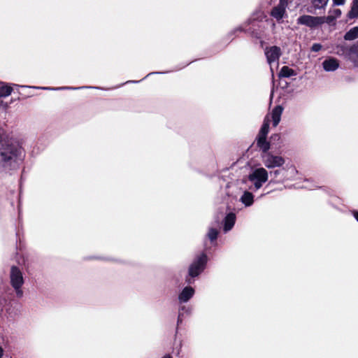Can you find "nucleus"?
Listing matches in <instances>:
<instances>
[{"mask_svg": "<svg viewBox=\"0 0 358 358\" xmlns=\"http://www.w3.org/2000/svg\"><path fill=\"white\" fill-rule=\"evenodd\" d=\"M182 311L186 312L187 313H191V308L189 307H186L185 306H182L180 307L178 312L182 313Z\"/></svg>", "mask_w": 358, "mask_h": 358, "instance_id": "c85d7f7f", "label": "nucleus"}, {"mask_svg": "<svg viewBox=\"0 0 358 358\" xmlns=\"http://www.w3.org/2000/svg\"><path fill=\"white\" fill-rule=\"evenodd\" d=\"M358 57V41L351 45L348 49V57L350 60L353 61L352 56Z\"/></svg>", "mask_w": 358, "mask_h": 358, "instance_id": "5701e85b", "label": "nucleus"}, {"mask_svg": "<svg viewBox=\"0 0 358 358\" xmlns=\"http://www.w3.org/2000/svg\"><path fill=\"white\" fill-rule=\"evenodd\" d=\"M347 17L350 20L358 17V0H352L351 8Z\"/></svg>", "mask_w": 358, "mask_h": 358, "instance_id": "f3484780", "label": "nucleus"}, {"mask_svg": "<svg viewBox=\"0 0 358 358\" xmlns=\"http://www.w3.org/2000/svg\"><path fill=\"white\" fill-rule=\"evenodd\" d=\"M162 358H173L170 354H166L164 355Z\"/></svg>", "mask_w": 358, "mask_h": 358, "instance_id": "c9c22d12", "label": "nucleus"}, {"mask_svg": "<svg viewBox=\"0 0 358 358\" xmlns=\"http://www.w3.org/2000/svg\"><path fill=\"white\" fill-rule=\"evenodd\" d=\"M295 75V71L287 66H282L278 73L280 78H289Z\"/></svg>", "mask_w": 358, "mask_h": 358, "instance_id": "a211bd4d", "label": "nucleus"}, {"mask_svg": "<svg viewBox=\"0 0 358 358\" xmlns=\"http://www.w3.org/2000/svg\"><path fill=\"white\" fill-rule=\"evenodd\" d=\"M10 284L15 292L16 296L21 298L23 296L22 286L24 284V278L22 271L17 266H12L10 273Z\"/></svg>", "mask_w": 358, "mask_h": 358, "instance_id": "423d86ee", "label": "nucleus"}, {"mask_svg": "<svg viewBox=\"0 0 358 358\" xmlns=\"http://www.w3.org/2000/svg\"><path fill=\"white\" fill-rule=\"evenodd\" d=\"M20 149L7 136L0 145V166L6 169L15 167Z\"/></svg>", "mask_w": 358, "mask_h": 358, "instance_id": "f257e3e1", "label": "nucleus"}, {"mask_svg": "<svg viewBox=\"0 0 358 358\" xmlns=\"http://www.w3.org/2000/svg\"><path fill=\"white\" fill-rule=\"evenodd\" d=\"M334 5L335 6H342L345 3V0H332Z\"/></svg>", "mask_w": 358, "mask_h": 358, "instance_id": "2f4dec72", "label": "nucleus"}, {"mask_svg": "<svg viewBox=\"0 0 358 358\" xmlns=\"http://www.w3.org/2000/svg\"><path fill=\"white\" fill-rule=\"evenodd\" d=\"M334 14H335V18L338 17L341 15V10L340 9H335Z\"/></svg>", "mask_w": 358, "mask_h": 358, "instance_id": "f704fd0d", "label": "nucleus"}, {"mask_svg": "<svg viewBox=\"0 0 358 358\" xmlns=\"http://www.w3.org/2000/svg\"><path fill=\"white\" fill-rule=\"evenodd\" d=\"M245 31V27H243V25H241L238 27H236L234 28V29H232L231 31H230L227 35V39H229L230 41H233L237 36H238V34L240 33V32H243Z\"/></svg>", "mask_w": 358, "mask_h": 358, "instance_id": "aec40b11", "label": "nucleus"}, {"mask_svg": "<svg viewBox=\"0 0 358 358\" xmlns=\"http://www.w3.org/2000/svg\"><path fill=\"white\" fill-rule=\"evenodd\" d=\"M13 91V88L5 83H0V97L9 96Z\"/></svg>", "mask_w": 358, "mask_h": 358, "instance_id": "412c9836", "label": "nucleus"}, {"mask_svg": "<svg viewBox=\"0 0 358 358\" xmlns=\"http://www.w3.org/2000/svg\"><path fill=\"white\" fill-rule=\"evenodd\" d=\"M350 213L352 215V216L355 217V219L357 220V222H358V210H352L350 211Z\"/></svg>", "mask_w": 358, "mask_h": 358, "instance_id": "72a5a7b5", "label": "nucleus"}, {"mask_svg": "<svg viewBox=\"0 0 358 358\" xmlns=\"http://www.w3.org/2000/svg\"><path fill=\"white\" fill-rule=\"evenodd\" d=\"M296 173L297 171L293 166H281L277 169L271 171L268 173L271 177L268 185L271 183H282L286 180H293Z\"/></svg>", "mask_w": 358, "mask_h": 358, "instance_id": "20e7f679", "label": "nucleus"}, {"mask_svg": "<svg viewBox=\"0 0 358 358\" xmlns=\"http://www.w3.org/2000/svg\"><path fill=\"white\" fill-rule=\"evenodd\" d=\"M280 139V136L279 134H274L271 135L270 137V140L271 141H279Z\"/></svg>", "mask_w": 358, "mask_h": 358, "instance_id": "c756f323", "label": "nucleus"}, {"mask_svg": "<svg viewBox=\"0 0 358 358\" xmlns=\"http://www.w3.org/2000/svg\"><path fill=\"white\" fill-rule=\"evenodd\" d=\"M256 145L257 147L261 151V154H265L269 152L271 143L267 141V137H256Z\"/></svg>", "mask_w": 358, "mask_h": 358, "instance_id": "ddd939ff", "label": "nucleus"}, {"mask_svg": "<svg viewBox=\"0 0 358 358\" xmlns=\"http://www.w3.org/2000/svg\"><path fill=\"white\" fill-rule=\"evenodd\" d=\"M3 342V338L2 337L1 334H0V358L3 356V348L1 347V344Z\"/></svg>", "mask_w": 358, "mask_h": 358, "instance_id": "473e14b6", "label": "nucleus"}, {"mask_svg": "<svg viewBox=\"0 0 358 358\" xmlns=\"http://www.w3.org/2000/svg\"><path fill=\"white\" fill-rule=\"evenodd\" d=\"M322 46L320 43H314L311 47V50L313 52H319L322 49Z\"/></svg>", "mask_w": 358, "mask_h": 358, "instance_id": "a878e982", "label": "nucleus"}, {"mask_svg": "<svg viewBox=\"0 0 358 358\" xmlns=\"http://www.w3.org/2000/svg\"><path fill=\"white\" fill-rule=\"evenodd\" d=\"M282 110V107L279 105L275 106L273 109L271 116L273 127H276L279 124Z\"/></svg>", "mask_w": 358, "mask_h": 358, "instance_id": "2eb2a0df", "label": "nucleus"}, {"mask_svg": "<svg viewBox=\"0 0 358 358\" xmlns=\"http://www.w3.org/2000/svg\"><path fill=\"white\" fill-rule=\"evenodd\" d=\"M264 53L269 65H271L273 62H278L282 55L280 48L276 45L266 48Z\"/></svg>", "mask_w": 358, "mask_h": 358, "instance_id": "1a4fd4ad", "label": "nucleus"}, {"mask_svg": "<svg viewBox=\"0 0 358 358\" xmlns=\"http://www.w3.org/2000/svg\"><path fill=\"white\" fill-rule=\"evenodd\" d=\"M66 87H62L61 89H62V90H64V89H66Z\"/></svg>", "mask_w": 358, "mask_h": 358, "instance_id": "e433bc0d", "label": "nucleus"}, {"mask_svg": "<svg viewBox=\"0 0 358 358\" xmlns=\"http://www.w3.org/2000/svg\"><path fill=\"white\" fill-rule=\"evenodd\" d=\"M358 38V27H354L351 28L349 31H348L344 36L343 38L345 41H353Z\"/></svg>", "mask_w": 358, "mask_h": 358, "instance_id": "6ab92c4d", "label": "nucleus"}, {"mask_svg": "<svg viewBox=\"0 0 358 358\" xmlns=\"http://www.w3.org/2000/svg\"><path fill=\"white\" fill-rule=\"evenodd\" d=\"M269 131L268 122H264L257 136L267 137Z\"/></svg>", "mask_w": 358, "mask_h": 358, "instance_id": "b1692460", "label": "nucleus"}, {"mask_svg": "<svg viewBox=\"0 0 358 358\" xmlns=\"http://www.w3.org/2000/svg\"><path fill=\"white\" fill-rule=\"evenodd\" d=\"M329 0H312L314 7L317 9L324 8L328 3Z\"/></svg>", "mask_w": 358, "mask_h": 358, "instance_id": "393cba45", "label": "nucleus"}, {"mask_svg": "<svg viewBox=\"0 0 358 358\" xmlns=\"http://www.w3.org/2000/svg\"><path fill=\"white\" fill-rule=\"evenodd\" d=\"M182 318H183V313L178 312V320H177V324L178 325H179L180 324L182 323Z\"/></svg>", "mask_w": 358, "mask_h": 358, "instance_id": "7c9ffc66", "label": "nucleus"}, {"mask_svg": "<svg viewBox=\"0 0 358 358\" xmlns=\"http://www.w3.org/2000/svg\"><path fill=\"white\" fill-rule=\"evenodd\" d=\"M240 201L245 206L250 207L254 203V195L252 191L245 190L240 198Z\"/></svg>", "mask_w": 358, "mask_h": 358, "instance_id": "4468645a", "label": "nucleus"}, {"mask_svg": "<svg viewBox=\"0 0 358 358\" xmlns=\"http://www.w3.org/2000/svg\"><path fill=\"white\" fill-rule=\"evenodd\" d=\"M286 9L279 6L278 5L274 6L271 11V15L276 19L277 21L281 20L284 17Z\"/></svg>", "mask_w": 358, "mask_h": 358, "instance_id": "dca6fc26", "label": "nucleus"}, {"mask_svg": "<svg viewBox=\"0 0 358 358\" xmlns=\"http://www.w3.org/2000/svg\"><path fill=\"white\" fill-rule=\"evenodd\" d=\"M322 67L325 71H334L339 67L338 60L335 57H329L322 62Z\"/></svg>", "mask_w": 358, "mask_h": 358, "instance_id": "f8f14e48", "label": "nucleus"}, {"mask_svg": "<svg viewBox=\"0 0 358 358\" xmlns=\"http://www.w3.org/2000/svg\"><path fill=\"white\" fill-rule=\"evenodd\" d=\"M243 27H245L244 32L248 34L253 38L260 40V43L262 46L264 44L262 38L265 31L263 22L254 18H250L244 22Z\"/></svg>", "mask_w": 358, "mask_h": 358, "instance_id": "39448f33", "label": "nucleus"}, {"mask_svg": "<svg viewBox=\"0 0 358 358\" xmlns=\"http://www.w3.org/2000/svg\"><path fill=\"white\" fill-rule=\"evenodd\" d=\"M324 17L303 15L297 18L296 22L298 24L314 29L324 24Z\"/></svg>", "mask_w": 358, "mask_h": 358, "instance_id": "6e6552de", "label": "nucleus"}, {"mask_svg": "<svg viewBox=\"0 0 358 358\" xmlns=\"http://www.w3.org/2000/svg\"><path fill=\"white\" fill-rule=\"evenodd\" d=\"M236 216L234 213H229L223 220V231L227 233L232 229L236 223Z\"/></svg>", "mask_w": 358, "mask_h": 358, "instance_id": "9b49d317", "label": "nucleus"}, {"mask_svg": "<svg viewBox=\"0 0 358 358\" xmlns=\"http://www.w3.org/2000/svg\"><path fill=\"white\" fill-rule=\"evenodd\" d=\"M324 22H327V24H331L335 20V17L332 15H328L327 17H324Z\"/></svg>", "mask_w": 358, "mask_h": 358, "instance_id": "bb28decb", "label": "nucleus"}, {"mask_svg": "<svg viewBox=\"0 0 358 358\" xmlns=\"http://www.w3.org/2000/svg\"><path fill=\"white\" fill-rule=\"evenodd\" d=\"M262 162L268 169L280 168L285 163V159L279 155L273 154L271 152L261 154Z\"/></svg>", "mask_w": 358, "mask_h": 358, "instance_id": "0eeeda50", "label": "nucleus"}, {"mask_svg": "<svg viewBox=\"0 0 358 358\" xmlns=\"http://www.w3.org/2000/svg\"><path fill=\"white\" fill-rule=\"evenodd\" d=\"M268 172L264 168H256L251 171L243 182L250 191L257 192L268 180Z\"/></svg>", "mask_w": 358, "mask_h": 358, "instance_id": "f03ea898", "label": "nucleus"}, {"mask_svg": "<svg viewBox=\"0 0 358 358\" xmlns=\"http://www.w3.org/2000/svg\"><path fill=\"white\" fill-rule=\"evenodd\" d=\"M218 234V230L215 228L211 227L209 228L208 231L206 234V237L210 240L211 243H213L217 240Z\"/></svg>", "mask_w": 358, "mask_h": 358, "instance_id": "4be33fe9", "label": "nucleus"}, {"mask_svg": "<svg viewBox=\"0 0 358 358\" xmlns=\"http://www.w3.org/2000/svg\"><path fill=\"white\" fill-rule=\"evenodd\" d=\"M195 290L191 286L185 287L179 293L178 299L180 303L188 302L194 295Z\"/></svg>", "mask_w": 358, "mask_h": 358, "instance_id": "9d476101", "label": "nucleus"}, {"mask_svg": "<svg viewBox=\"0 0 358 358\" xmlns=\"http://www.w3.org/2000/svg\"><path fill=\"white\" fill-rule=\"evenodd\" d=\"M278 5L286 9L288 5V0H279Z\"/></svg>", "mask_w": 358, "mask_h": 358, "instance_id": "cd10ccee", "label": "nucleus"}, {"mask_svg": "<svg viewBox=\"0 0 358 358\" xmlns=\"http://www.w3.org/2000/svg\"><path fill=\"white\" fill-rule=\"evenodd\" d=\"M208 262V256L206 253L201 252L197 255L188 268V274L185 277V282L187 284L194 282V278L198 277L205 270Z\"/></svg>", "mask_w": 358, "mask_h": 358, "instance_id": "7ed1b4c3", "label": "nucleus"}]
</instances>
